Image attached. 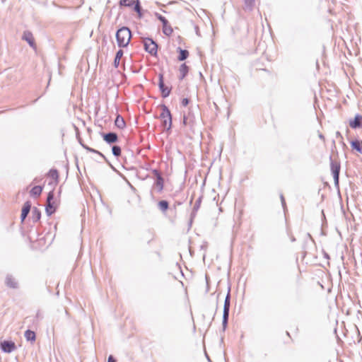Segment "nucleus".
I'll list each match as a JSON object with an SVG mask.
<instances>
[{
    "label": "nucleus",
    "instance_id": "nucleus-1",
    "mask_svg": "<svg viewBox=\"0 0 362 362\" xmlns=\"http://www.w3.org/2000/svg\"><path fill=\"white\" fill-rule=\"evenodd\" d=\"M132 38V32L128 27L123 26L116 32V40L119 47L128 46Z\"/></svg>",
    "mask_w": 362,
    "mask_h": 362
},
{
    "label": "nucleus",
    "instance_id": "nucleus-2",
    "mask_svg": "<svg viewBox=\"0 0 362 362\" xmlns=\"http://www.w3.org/2000/svg\"><path fill=\"white\" fill-rule=\"evenodd\" d=\"M159 107L162 110L159 116V119L162 121V127L166 131H170L172 128V114L165 104H160Z\"/></svg>",
    "mask_w": 362,
    "mask_h": 362
},
{
    "label": "nucleus",
    "instance_id": "nucleus-3",
    "mask_svg": "<svg viewBox=\"0 0 362 362\" xmlns=\"http://www.w3.org/2000/svg\"><path fill=\"white\" fill-rule=\"evenodd\" d=\"M58 204L54 201V191H50L47 194L46 204H45V212L48 216L54 214L57 211Z\"/></svg>",
    "mask_w": 362,
    "mask_h": 362
},
{
    "label": "nucleus",
    "instance_id": "nucleus-4",
    "mask_svg": "<svg viewBox=\"0 0 362 362\" xmlns=\"http://www.w3.org/2000/svg\"><path fill=\"white\" fill-rule=\"evenodd\" d=\"M230 288L228 289V293L225 298L224 305H223V320H222V327L223 330L225 331L229 318V313H230Z\"/></svg>",
    "mask_w": 362,
    "mask_h": 362
},
{
    "label": "nucleus",
    "instance_id": "nucleus-5",
    "mask_svg": "<svg viewBox=\"0 0 362 362\" xmlns=\"http://www.w3.org/2000/svg\"><path fill=\"white\" fill-rule=\"evenodd\" d=\"M144 47L146 52L152 56H157L158 53V44L150 37H146L144 40Z\"/></svg>",
    "mask_w": 362,
    "mask_h": 362
},
{
    "label": "nucleus",
    "instance_id": "nucleus-6",
    "mask_svg": "<svg viewBox=\"0 0 362 362\" xmlns=\"http://www.w3.org/2000/svg\"><path fill=\"white\" fill-rule=\"evenodd\" d=\"M330 160V168L333 175L334 183L336 187H339V173L341 169L340 163L332 160V156L329 157Z\"/></svg>",
    "mask_w": 362,
    "mask_h": 362
},
{
    "label": "nucleus",
    "instance_id": "nucleus-7",
    "mask_svg": "<svg viewBox=\"0 0 362 362\" xmlns=\"http://www.w3.org/2000/svg\"><path fill=\"white\" fill-rule=\"evenodd\" d=\"M158 88L163 98L168 97L171 93L172 87H168L164 83V75L163 73L158 74Z\"/></svg>",
    "mask_w": 362,
    "mask_h": 362
},
{
    "label": "nucleus",
    "instance_id": "nucleus-8",
    "mask_svg": "<svg viewBox=\"0 0 362 362\" xmlns=\"http://www.w3.org/2000/svg\"><path fill=\"white\" fill-rule=\"evenodd\" d=\"M0 347L2 351L9 354L16 349V346L12 341L4 340L0 342Z\"/></svg>",
    "mask_w": 362,
    "mask_h": 362
},
{
    "label": "nucleus",
    "instance_id": "nucleus-9",
    "mask_svg": "<svg viewBox=\"0 0 362 362\" xmlns=\"http://www.w3.org/2000/svg\"><path fill=\"white\" fill-rule=\"evenodd\" d=\"M22 40L26 41L32 48H36L35 41L33 35L30 31L25 30L22 35Z\"/></svg>",
    "mask_w": 362,
    "mask_h": 362
},
{
    "label": "nucleus",
    "instance_id": "nucleus-10",
    "mask_svg": "<svg viewBox=\"0 0 362 362\" xmlns=\"http://www.w3.org/2000/svg\"><path fill=\"white\" fill-rule=\"evenodd\" d=\"M103 140L108 144H112L118 141V136L115 132L103 133Z\"/></svg>",
    "mask_w": 362,
    "mask_h": 362
},
{
    "label": "nucleus",
    "instance_id": "nucleus-11",
    "mask_svg": "<svg viewBox=\"0 0 362 362\" xmlns=\"http://www.w3.org/2000/svg\"><path fill=\"white\" fill-rule=\"evenodd\" d=\"M349 126L352 129L362 128V115L356 114L354 119H349Z\"/></svg>",
    "mask_w": 362,
    "mask_h": 362
},
{
    "label": "nucleus",
    "instance_id": "nucleus-12",
    "mask_svg": "<svg viewBox=\"0 0 362 362\" xmlns=\"http://www.w3.org/2000/svg\"><path fill=\"white\" fill-rule=\"evenodd\" d=\"M5 285L11 288H18V283L11 274H7L5 279Z\"/></svg>",
    "mask_w": 362,
    "mask_h": 362
},
{
    "label": "nucleus",
    "instance_id": "nucleus-13",
    "mask_svg": "<svg viewBox=\"0 0 362 362\" xmlns=\"http://www.w3.org/2000/svg\"><path fill=\"white\" fill-rule=\"evenodd\" d=\"M31 206H32V204L30 201H27L24 203L23 206L22 208V211H21V219L22 222L28 216L29 212L30 211Z\"/></svg>",
    "mask_w": 362,
    "mask_h": 362
},
{
    "label": "nucleus",
    "instance_id": "nucleus-14",
    "mask_svg": "<svg viewBox=\"0 0 362 362\" xmlns=\"http://www.w3.org/2000/svg\"><path fill=\"white\" fill-rule=\"evenodd\" d=\"M351 147L353 150L356 151L362 154V141L359 139H354L350 141Z\"/></svg>",
    "mask_w": 362,
    "mask_h": 362
},
{
    "label": "nucleus",
    "instance_id": "nucleus-15",
    "mask_svg": "<svg viewBox=\"0 0 362 362\" xmlns=\"http://www.w3.org/2000/svg\"><path fill=\"white\" fill-rule=\"evenodd\" d=\"M78 141L80 143V144L82 146V147L83 148H85L86 150H87L89 152H91V153H96V154H98L100 156H101L106 162H108L106 157L101 153L98 150H95L94 148H92L89 146H88L87 145L84 144L82 143L81 141V139L79 138L78 139Z\"/></svg>",
    "mask_w": 362,
    "mask_h": 362
},
{
    "label": "nucleus",
    "instance_id": "nucleus-16",
    "mask_svg": "<svg viewBox=\"0 0 362 362\" xmlns=\"http://www.w3.org/2000/svg\"><path fill=\"white\" fill-rule=\"evenodd\" d=\"M132 6L133 10L137 13L139 18H141L144 14L140 1L135 0V2L134 3Z\"/></svg>",
    "mask_w": 362,
    "mask_h": 362
},
{
    "label": "nucleus",
    "instance_id": "nucleus-17",
    "mask_svg": "<svg viewBox=\"0 0 362 362\" xmlns=\"http://www.w3.org/2000/svg\"><path fill=\"white\" fill-rule=\"evenodd\" d=\"M189 66L186 65L185 63H183L180 65V76H179V79L180 80H182L184 79L186 76L187 75L188 72H189Z\"/></svg>",
    "mask_w": 362,
    "mask_h": 362
},
{
    "label": "nucleus",
    "instance_id": "nucleus-18",
    "mask_svg": "<svg viewBox=\"0 0 362 362\" xmlns=\"http://www.w3.org/2000/svg\"><path fill=\"white\" fill-rule=\"evenodd\" d=\"M179 55L177 57L178 61H184L189 57V52L187 49H183L181 47L177 48Z\"/></svg>",
    "mask_w": 362,
    "mask_h": 362
},
{
    "label": "nucleus",
    "instance_id": "nucleus-19",
    "mask_svg": "<svg viewBox=\"0 0 362 362\" xmlns=\"http://www.w3.org/2000/svg\"><path fill=\"white\" fill-rule=\"evenodd\" d=\"M202 199V197L201 196L196 200L195 204L192 209V211L191 213V219H192L196 216L197 211L200 208Z\"/></svg>",
    "mask_w": 362,
    "mask_h": 362
},
{
    "label": "nucleus",
    "instance_id": "nucleus-20",
    "mask_svg": "<svg viewBox=\"0 0 362 362\" xmlns=\"http://www.w3.org/2000/svg\"><path fill=\"white\" fill-rule=\"evenodd\" d=\"M32 220L34 223L40 221L41 218V211L40 209H38L37 207H33L32 210Z\"/></svg>",
    "mask_w": 362,
    "mask_h": 362
},
{
    "label": "nucleus",
    "instance_id": "nucleus-21",
    "mask_svg": "<svg viewBox=\"0 0 362 362\" xmlns=\"http://www.w3.org/2000/svg\"><path fill=\"white\" fill-rule=\"evenodd\" d=\"M24 337L27 341H35L36 339V334L34 331L27 329L24 333Z\"/></svg>",
    "mask_w": 362,
    "mask_h": 362
},
{
    "label": "nucleus",
    "instance_id": "nucleus-22",
    "mask_svg": "<svg viewBox=\"0 0 362 362\" xmlns=\"http://www.w3.org/2000/svg\"><path fill=\"white\" fill-rule=\"evenodd\" d=\"M115 124L117 128L121 129L124 128L126 126L124 118L119 115H118L116 117V119L115 120Z\"/></svg>",
    "mask_w": 362,
    "mask_h": 362
},
{
    "label": "nucleus",
    "instance_id": "nucleus-23",
    "mask_svg": "<svg viewBox=\"0 0 362 362\" xmlns=\"http://www.w3.org/2000/svg\"><path fill=\"white\" fill-rule=\"evenodd\" d=\"M123 54H124V52H123L122 49H119L116 52V54H115V59H114V62H113L114 66L115 68H117L119 66V62H120V59L122 57Z\"/></svg>",
    "mask_w": 362,
    "mask_h": 362
},
{
    "label": "nucleus",
    "instance_id": "nucleus-24",
    "mask_svg": "<svg viewBox=\"0 0 362 362\" xmlns=\"http://www.w3.org/2000/svg\"><path fill=\"white\" fill-rule=\"evenodd\" d=\"M191 112L189 111L188 114L185 115L183 117L182 124L185 126H189L190 127H193V120L190 119Z\"/></svg>",
    "mask_w": 362,
    "mask_h": 362
},
{
    "label": "nucleus",
    "instance_id": "nucleus-25",
    "mask_svg": "<svg viewBox=\"0 0 362 362\" xmlns=\"http://www.w3.org/2000/svg\"><path fill=\"white\" fill-rule=\"evenodd\" d=\"M42 192V187L40 185H36L31 189L30 193L33 197H39L41 194Z\"/></svg>",
    "mask_w": 362,
    "mask_h": 362
},
{
    "label": "nucleus",
    "instance_id": "nucleus-26",
    "mask_svg": "<svg viewBox=\"0 0 362 362\" xmlns=\"http://www.w3.org/2000/svg\"><path fill=\"white\" fill-rule=\"evenodd\" d=\"M158 206L162 212H165L169 208V203L166 200H160L158 203Z\"/></svg>",
    "mask_w": 362,
    "mask_h": 362
},
{
    "label": "nucleus",
    "instance_id": "nucleus-27",
    "mask_svg": "<svg viewBox=\"0 0 362 362\" xmlns=\"http://www.w3.org/2000/svg\"><path fill=\"white\" fill-rule=\"evenodd\" d=\"M163 25V34L167 36L171 35L173 32V30L172 27L170 25L169 22L168 21V23H165V25Z\"/></svg>",
    "mask_w": 362,
    "mask_h": 362
},
{
    "label": "nucleus",
    "instance_id": "nucleus-28",
    "mask_svg": "<svg viewBox=\"0 0 362 362\" xmlns=\"http://www.w3.org/2000/svg\"><path fill=\"white\" fill-rule=\"evenodd\" d=\"M155 185L157 187V190L158 192H161L163 189L164 187V180L163 177L156 179Z\"/></svg>",
    "mask_w": 362,
    "mask_h": 362
},
{
    "label": "nucleus",
    "instance_id": "nucleus-29",
    "mask_svg": "<svg viewBox=\"0 0 362 362\" xmlns=\"http://www.w3.org/2000/svg\"><path fill=\"white\" fill-rule=\"evenodd\" d=\"M47 175L50 177H52V179H54L56 182H58V180H59V173H58V170L57 169H51L49 170V171L47 173Z\"/></svg>",
    "mask_w": 362,
    "mask_h": 362
},
{
    "label": "nucleus",
    "instance_id": "nucleus-30",
    "mask_svg": "<svg viewBox=\"0 0 362 362\" xmlns=\"http://www.w3.org/2000/svg\"><path fill=\"white\" fill-rule=\"evenodd\" d=\"M112 153L114 156L119 157L121 156L122 149L121 147L117 145H114L112 147Z\"/></svg>",
    "mask_w": 362,
    "mask_h": 362
},
{
    "label": "nucleus",
    "instance_id": "nucleus-31",
    "mask_svg": "<svg viewBox=\"0 0 362 362\" xmlns=\"http://www.w3.org/2000/svg\"><path fill=\"white\" fill-rule=\"evenodd\" d=\"M135 0H120L119 4L120 6L132 7Z\"/></svg>",
    "mask_w": 362,
    "mask_h": 362
},
{
    "label": "nucleus",
    "instance_id": "nucleus-32",
    "mask_svg": "<svg viewBox=\"0 0 362 362\" xmlns=\"http://www.w3.org/2000/svg\"><path fill=\"white\" fill-rule=\"evenodd\" d=\"M255 0H244L245 9L248 11H252L254 7Z\"/></svg>",
    "mask_w": 362,
    "mask_h": 362
},
{
    "label": "nucleus",
    "instance_id": "nucleus-33",
    "mask_svg": "<svg viewBox=\"0 0 362 362\" xmlns=\"http://www.w3.org/2000/svg\"><path fill=\"white\" fill-rule=\"evenodd\" d=\"M155 16L156 17V18L158 20H159L162 23V25H165V23H168V20L163 16H162L161 14L156 12L155 13Z\"/></svg>",
    "mask_w": 362,
    "mask_h": 362
},
{
    "label": "nucleus",
    "instance_id": "nucleus-34",
    "mask_svg": "<svg viewBox=\"0 0 362 362\" xmlns=\"http://www.w3.org/2000/svg\"><path fill=\"white\" fill-rule=\"evenodd\" d=\"M152 173L154 175V176L156 177V179H158V177L159 178L163 177L160 172L157 169H153L152 170Z\"/></svg>",
    "mask_w": 362,
    "mask_h": 362
},
{
    "label": "nucleus",
    "instance_id": "nucleus-35",
    "mask_svg": "<svg viewBox=\"0 0 362 362\" xmlns=\"http://www.w3.org/2000/svg\"><path fill=\"white\" fill-rule=\"evenodd\" d=\"M189 103V100L187 98H183L181 101V105L184 107H186Z\"/></svg>",
    "mask_w": 362,
    "mask_h": 362
},
{
    "label": "nucleus",
    "instance_id": "nucleus-36",
    "mask_svg": "<svg viewBox=\"0 0 362 362\" xmlns=\"http://www.w3.org/2000/svg\"><path fill=\"white\" fill-rule=\"evenodd\" d=\"M280 198H281V202L282 206L285 209V208H286V202H285V199H284L283 194L280 195Z\"/></svg>",
    "mask_w": 362,
    "mask_h": 362
},
{
    "label": "nucleus",
    "instance_id": "nucleus-37",
    "mask_svg": "<svg viewBox=\"0 0 362 362\" xmlns=\"http://www.w3.org/2000/svg\"><path fill=\"white\" fill-rule=\"evenodd\" d=\"M116 359L112 355H110L107 359V362H116Z\"/></svg>",
    "mask_w": 362,
    "mask_h": 362
},
{
    "label": "nucleus",
    "instance_id": "nucleus-38",
    "mask_svg": "<svg viewBox=\"0 0 362 362\" xmlns=\"http://www.w3.org/2000/svg\"><path fill=\"white\" fill-rule=\"evenodd\" d=\"M336 136L337 138H342V136L339 132H336Z\"/></svg>",
    "mask_w": 362,
    "mask_h": 362
},
{
    "label": "nucleus",
    "instance_id": "nucleus-39",
    "mask_svg": "<svg viewBox=\"0 0 362 362\" xmlns=\"http://www.w3.org/2000/svg\"><path fill=\"white\" fill-rule=\"evenodd\" d=\"M319 138H320V139H322V140L325 141V136H324V135H323V134H319Z\"/></svg>",
    "mask_w": 362,
    "mask_h": 362
},
{
    "label": "nucleus",
    "instance_id": "nucleus-40",
    "mask_svg": "<svg viewBox=\"0 0 362 362\" xmlns=\"http://www.w3.org/2000/svg\"><path fill=\"white\" fill-rule=\"evenodd\" d=\"M190 119L193 120V124L194 123V116L192 113H191Z\"/></svg>",
    "mask_w": 362,
    "mask_h": 362
},
{
    "label": "nucleus",
    "instance_id": "nucleus-41",
    "mask_svg": "<svg viewBox=\"0 0 362 362\" xmlns=\"http://www.w3.org/2000/svg\"><path fill=\"white\" fill-rule=\"evenodd\" d=\"M206 284L208 285L209 283H208V276H207V275H206ZM208 291H209V288H207L206 292H208Z\"/></svg>",
    "mask_w": 362,
    "mask_h": 362
},
{
    "label": "nucleus",
    "instance_id": "nucleus-42",
    "mask_svg": "<svg viewBox=\"0 0 362 362\" xmlns=\"http://www.w3.org/2000/svg\"><path fill=\"white\" fill-rule=\"evenodd\" d=\"M291 241H292V242L296 241V238H295L294 237H292V238H291Z\"/></svg>",
    "mask_w": 362,
    "mask_h": 362
},
{
    "label": "nucleus",
    "instance_id": "nucleus-43",
    "mask_svg": "<svg viewBox=\"0 0 362 362\" xmlns=\"http://www.w3.org/2000/svg\"><path fill=\"white\" fill-rule=\"evenodd\" d=\"M192 201H193V197L191 198V200H190V204L192 203Z\"/></svg>",
    "mask_w": 362,
    "mask_h": 362
},
{
    "label": "nucleus",
    "instance_id": "nucleus-44",
    "mask_svg": "<svg viewBox=\"0 0 362 362\" xmlns=\"http://www.w3.org/2000/svg\"><path fill=\"white\" fill-rule=\"evenodd\" d=\"M207 356V360L211 362L209 357L208 356Z\"/></svg>",
    "mask_w": 362,
    "mask_h": 362
},
{
    "label": "nucleus",
    "instance_id": "nucleus-45",
    "mask_svg": "<svg viewBox=\"0 0 362 362\" xmlns=\"http://www.w3.org/2000/svg\"><path fill=\"white\" fill-rule=\"evenodd\" d=\"M181 204V202H177V205H180Z\"/></svg>",
    "mask_w": 362,
    "mask_h": 362
}]
</instances>
